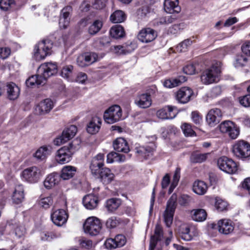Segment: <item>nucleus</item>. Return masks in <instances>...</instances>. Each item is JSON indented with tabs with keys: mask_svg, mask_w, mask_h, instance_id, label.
I'll return each instance as SVG.
<instances>
[{
	"mask_svg": "<svg viewBox=\"0 0 250 250\" xmlns=\"http://www.w3.org/2000/svg\"><path fill=\"white\" fill-rule=\"evenodd\" d=\"M222 63L217 62L214 63L211 67L206 69L201 76L202 82L205 84L217 83L221 72Z\"/></svg>",
	"mask_w": 250,
	"mask_h": 250,
	"instance_id": "1",
	"label": "nucleus"
},
{
	"mask_svg": "<svg viewBox=\"0 0 250 250\" xmlns=\"http://www.w3.org/2000/svg\"><path fill=\"white\" fill-rule=\"evenodd\" d=\"M53 43L49 40H43L35 45L33 51L34 58L38 61L50 55Z\"/></svg>",
	"mask_w": 250,
	"mask_h": 250,
	"instance_id": "2",
	"label": "nucleus"
},
{
	"mask_svg": "<svg viewBox=\"0 0 250 250\" xmlns=\"http://www.w3.org/2000/svg\"><path fill=\"white\" fill-rule=\"evenodd\" d=\"M177 195L173 193L167 203L166 210L164 212V219L166 225L170 227L173 222V216L177 203Z\"/></svg>",
	"mask_w": 250,
	"mask_h": 250,
	"instance_id": "3",
	"label": "nucleus"
},
{
	"mask_svg": "<svg viewBox=\"0 0 250 250\" xmlns=\"http://www.w3.org/2000/svg\"><path fill=\"white\" fill-rule=\"evenodd\" d=\"M122 115V110L118 105H113L109 107L104 113V121L109 124H114L120 121Z\"/></svg>",
	"mask_w": 250,
	"mask_h": 250,
	"instance_id": "4",
	"label": "nucleus"
},
{
	"mask_svg": "<svg viewBox=\"0 0 250 250\" xmlns=\"http://www.w3.org/2000/svg\"><path fill=\"white\" fill-rule=\"evenodd\" d=\"M232 151L238 158H247L250 156V145L243 140L239 141L233 145Z\"/></svg>",
	"mask_w": 250,
	"mask_h": 250,
	"instance_id": "5",
	"label": "nucleus"
},
{
	"mask_svg": "<svg viewBox=\"0 0 250 250\" xmlns=\"http://www.w3.org/2000/svg\"><path fill=\"white\" fill-rule=\"evenodd\" d=\"M101 229L102 224L100 220L95 217L88 218L83 225L84 232L91 235H97Z\"/></svg>",
	"mask_w": 250,
	"mask_h": 250,
	"instance_id": "6",
	"label": "nucleus"
},
{
	"mask_svg": "<svg viewBox=\"0 0 250 250\" xmlns=\"http://www.w3.org/2000/svg\"><path fill=\"white\" fill-rule=\"evenodd\" d=\"M40 168L33 166L24 169L21 174L22 178L30 183H37L42 176Z\"/></svg>",
	"mask_w": 250,
	"mask_h": 250,
	"instance_id": "7",
	"label": "nucleus"
},
{
	"mask_svg": "<svg viewBox=\"0 0 250 250\" xmlns=\"http://www.w3.org/2000/svg\"><path fill=\"white\" fill-rule=\"evenodd\" d=\"M221 132L226 133L231 139H236L239 135L240 130L237 125L230 121H225L219 125Z\"/></svg>",
	"mask_w": 250,
	"mask_h": 250,
	"instance_id": "8",
	"label": "nucleus"
},
{
	"mask_svg": "<svg viewBox=\"0 0 250 250\" xmlns=\"http://www.w3.org/2000/svg\"><path fill=\"white\" fill-rule=\"evenodd\" d=\"M57 72L58 67L56 63H44L38 69V75L42 77L45 81L49 77L56 74Z\"/></svg>",
	"mask_w": 250,
	"mask_h": 250,
	"instance_id": "9",
	"label": "nucleus"
},
{
	"mask_svg": "<svg viewBox=\"0 0 250 250\" xmlns=\"http://www.w3.org/2000/svg\"><path fill=\"white\" fill-rule=\"evenodd\" d=\"M219 168L229 174H234L237 170V166L232 160L227 157H220L217 161Z\"/></svg>",
	"mask_w": 250,
	"mask_h": 250,
	"instance_id": "10",
	"label": "nucleus"
},
{
	"mask_svg": "<svg viewBox=\"0 0 250 250\" xmlns=\"http://www.w3.org/2000/svg\"><path fill=\"white\" fill-rule=\"evenodd\" d=\"M77 128L74 125H71L66 127L62 131L59 137L55 139L54 144L57 146H60L71 139L76 135Z\"/></svg>",
	"mask_w": 250,
	"mask_h": 250,
	"instance_id": "11",
	"label": "nucleus"
},
{
	"mask_svg": "<svg viewBox=\"0 0 250 250\" xmlns=\"http://www.w3.org/2000/svg\"><path fill=\"white\" fill-rule=\"evenodd\" d=\"M193 95V91L190 88L183 87L177 91L176 99L179 103L185 104L191 100Z\"/></svg>",
	"mask_w": 250,
	"mask_h": 250,
	"instance_id": "12",
	"label": "nucleus"
},
{
	"mask_svg": "<svg viewBox=\"0 0 250 250\" xmlns=\"http://www.w3.org/2000/svg\"><path fill=\"white\" fill-rule=\"evenodd\" d=\"M72 155V152L69 146H64L57 151L56 160L60 164L67 163L71 160Z\"/></svg>",
	"mask_w": 250,
	"mask_h": 250,
	"instance_id": "13",
	"label": "nucleus"
},
{
	"mask_svg": "<svg viewBox=\"0 0 250 250\" xmlns=\"http://www.w3.org/2000/svg\"><path fill=\"white\" fill-rule=\"evenodd\" d=\"M104 165V155L102 153L97 154L91 160L90 169L92 174L94 176L98 175L100 170Z\"/></svg>",
	"mask_w": 250,
	"mask_h": 250,
	"instance_id": "14",
	"label": "nucleus"
},
{
	"mask_svg": "<svg viewBox=\"0 0 250 250\" xmlns=\"http://www.w3.org/2000/svg\"><path fill=\"white\" fill-rule=\"evenodd\" d=\"M68 215L66 211L62 209L53 211L51 214L53 223L58 226H62L66 222Z\"/></svg>",
	"mask_w": 250,
	"mask_h": 250,
	"instance_id": "15",
	"label": "nucleus"
},
{
	"mask_svg": "<svg viewBox=\"0 0 250 250\" xmlns=\"http://www.w3.org/2000/svg\"><path fill=\"white\" fill-rule=\"evenodd\" d=\"M157 37V32L151 28L142 29L138 35V39L143 42L147 43L154 41Z\"/></svg>",
	"mask_w": 250,
	"mask_h": 250,
	"instance_id": "16",
	"label": "nucleus"
},
{
	"mask_svg": "<svg viewBox=\"0 0 250 250\" xmlns=\"http://www.w3.org/2000/svg\"><path fill=\"white\" fill-rule=\"evenodd\" d=\"M126 238L123 235H117L115 237L106 240L104 245L107 249L111 250L123 247L126 243Z\"/></svg>",
	"mask_w": 250,
	"mask_h": 250,
	"instance_id": "17",
	"label": "nucleus"
},
{
	"mask_svg": "<svg viewBox=\"0 0 250 250\" xmlns=\"http://www.w3.org/2000/svg\"><path fill=\"white\" fill-rule=\"evenodd\" d=\"M222 113L217 108L211 109L206 116V121L208 125L214 126L220 121Z\"/></svg>",
	"mask_w": 250,
	"mask_h": 250,
	"instance_id": "18",
	"label": "nucleus"
},
{
	"mask_svg": "<svg viewBox=\"0 0 250 250\" xmlns=\"http://www.w3.org/2000/svg\"><path fill=\"white\" fill-rule=\"evenodd\" d=\"M134 103L140 108H148L152 104L151 95L147 93L138 94L135 98Z\"/></svg>",
	"mask_w": 250,
	"mask_h": 250,
	"instance_id": "19",
	"label": "nucleus"
},
{
	"mask_svg": "<svg viewBox=\"0 0 250 250\" xmlns=\"http://www.w3.org/2000/svg\"><path fill=\"white\" fill-rule=\"evenodd\" d=\"M213 229H217L220 233L228 234L234 229L232 222L228 220H221L218 221L217 225L212 224Z\"/></svg>",
	"mask_w": 250,
	"mask_h": 250,
	"instance_id": "20",
	"label": "nucleus"
},
{
	"mask_svg": "<svg viewBox=\"0 0 250 250\" xmlns=\"http://www.w3.org/2000/svg\"><path fill=\"white\" fill-rule=\"evenodd\" d=\"M175 109H176L175 106H166L158 110L156 112V116L163 120L172 119L176 116V113L174 112Z\"/></svg>",
	"mask_w": 250,
	"mask_h": 250,
	"instance_id": "21",
	"label": "nucleus"
},
{
	"mask_svg": "<svg viewBox=\"0 0 250 250\" xmlns=\"http://www.w3.org/2000/svg\"><path fill=\"white\" fill-rule=\"evenodd\" d=\"M72 10V7L70 6H66L62 10L59 20V26L61 28L66 29L69 26L70 14Z\"/></svg>",
	"mask_w": 250,
	"mask_h": 250,
	"instance_id": "22",
	"label": "nucleus"
},
{
	"mask_svg": "<svg viewBox=\"0 0 250 250\" xmlns=\"http://www.w3.org/2000/svg\"><path fill=\"white\" fill-rule=\"evenodd\" d=\"M54 106L53 101L50 99H46L41 101L36 106V113L39 115H44L49 113Z\"/></svg>",
	"mask_w": 250,
	"mask_h": 250,
	"instance_id": "23",
	"label": "nucleus"
},
{
	"mask_svg": "<svg viewBox=\"0 0 250 250\" xmlns=\"http://www.w3.org/2000/svg\"><path fill=\"white\" fill-rule=\"evenodd\" d=\"M60 176L57 173L49 174L44 181L43 185L46 189H51L58 185L60 181Z\"/></svg>",
	"mask_w": 250,
	"mask_h": 250,
	"instance_id": "24",
	"label": "nucleus"
},
{
	"mask_svg": "<svg viewBox=\"0 0 250 250\" xmlns=\"http://www.w3.org/2000/svg\"><path fill=\"white\" fill-rule=\"evenodd\" d=\"M98 176L102 182L104 184H108L113 181L114 175L111 172L110 169L108 168H102L98 174Z\"/></svg>",
	"mask_w": 250,
	"mask_h": 250,
	"instance_id": "25",
	"label": "nucleus"
},
{
	"mask_svg": "<svg viewBox=\"0 0 250 250\" xmlns=\"http://www.w3.org/2000/svg\"><path fill=\"white\" fill-rule=\"evenodd\" d=\"M7 97L11 100L18 98L20 94L19 87L14 83L11 82L6 84Z\"/></svg>",
	"mask_w": 250,
	"mask_h": 250,
	"instance_id": "26",
	"label": "nucleus"
},
{
	"mask_svg": "<svg viewBox=\"0 0 250 250\" xmlns=\"http://www.w3.org/2000/svg\"><path fill=\"white\" fill-rule=\"evenodd\" d=\"M98 197L93 194H88L83 200V206L90 210L95 208L98 206Z\"/></svg>",
	"mask_w": 250,
	"mask_h": 250,
	"instance_id": "27",
	"label": "nucleus"
},
{
	"mask_svg": "<svg viewBox=\"0 0 250 250\" xmlns=\"http://www.w3.org/2000/svg\"><path fill=\"white\" fill-rule=\"evenodd\" d=\"M102 124V120L98 117L92 118L87 125V132L91 134L97 133L100 130Z\"/></svg>",
	"mask_w": 250,
	"mask_h": 250,
	"instance_id": "28",
	"label": "nucleus"
},
{
	"mask_svg": "<svg viewBox=\"0 0 250 250\" xmlns=\"http://www.w3.org/2000/svg\"><path fill=\"white\" fill-rule=\"evenodd\" d=\"M164 7L166 12L170 14L178 13L181 10L178 0H165Z\"/></svg>",
	"mask_w": 250,
	"mask_h": 250,
	"instance_id": "29",
	"label": "nucleus"
},
{
	"mask_svg": "<svg viewBox=\"0 0 250 250\" xmlns=\"http://www.w3.org/2000/svg\"><path fill=\"white\" fill-rule=\"evenodd\" d=\"M113 147L118 152L127 153L129 148L126 141L123 138H118L113 142Z\"/></svg>",
	"mask_w": 250,
	"mask_h": 250,
	"instance_id": "30",
	"label": "nucleus"
},
{
	"mask_svg": "<svg viewBox=\"0 0 250 250\" xmlns=\"http://www.w3.org/2000/svg\"><path fill=\"white\" fill-rule=\"evenodd\" d=\"M190 215L192 219L196 222H203L206 219L207 216L205 210L202 208L192 209Z\"/></svg>",
	"mask_w": 250,
	"mask_h": 250,
	"instance_id": "31",
	"label": "nucleus"
},
{
	"mask_svg": "<svg viewBox=\"0 0 250 250\" xmlns=\"http://www.w3.org/2000/svg\"><path fill=\"white\" fill-rule=\"evenodd\" d=\"M76 167L71 166H65L63 167L61 171V174L60 175V178L63 180H68L72 178L76 172Z\"/></svg>",
	"mask_w": 250,
	"mask_h": 250,
	"instance_id": "32",
	"label": "nucleus"
},
{
	"mask_svg": "<svg viewBox=\"0 0 250 250\" xmlns=\"http://www.w3.org/2000/svg\"><path fill=\"white\" fill-rule=\"evenodd\" d=\"M24 198V189L22 185L16 186L12 196V200L14 203L19 204L22 202Z\"/></svg>",
	"mask_w": 250,
	"mask_h": 250,
	"instance_id": "33",
	"label": "nucleus"
},
{
	"mask_svg": "<svg viewBox=\"0 0 250 250\" xmlns=\"http://www.w3.org/2000/svg\"><path fill=\"white\" fill-rule=\"evenodd\" d=\"M44 79L38 75V73L36 75L30 77L26 81V84L28 87L43 85L45 83Z\"/></svg>",
	"mask_w": 250,
	"mask_h": 250,
	"instance_id": "34",
	"label": "nucleus"
},
{
	"mask_svg": "<svg viewBox=\"0 0 250 250\" xmlns=\"http://www.w3.org/2000/svg\"><path fill=\"white\" fill-rule=\"evenodd\" d=\"M192 188L193 191L195 193L199 195H203L206 192L208 187L204 182L196 181L194 182Z\"/></svg>",
	"mask_w": 250,
	"mask_h": 250,
	"instance_id": "35",
	"label": "nucleus"
},
{
	"mask_svg": "<svg viewBox=\"0 0 250 250\" xmlns=\"http://www.w3.org/2000/svg\"><path fill=\"white\" fill-rule=\"evenodd\" d=\"M125 160V156L123 154H120L115 152H111L107 155V162L108 163H112L116 162L122 163Z\"/></svg>",
	"mask_w": 250,
	"mask_h": 250,
	"instance_id": "36",
	"label": "nucleus"
},
{
	"mask_svg": "<svg viewBox=\"0 0 250 250\" xmlns=\"http://www.w3.org/2000/svg\"><path fill=\"white\" fill-rule=\"evenodd\" d=\"M110 34L112 37L115 39H119L125 36V32L121 25H116L111 28Z\"/></svg>",
	"mask_w": 250,
	"mask_h": 250,
	"instance_id": "37",
	"label": "nucleus"
},
{
	"mask_svg": "<svg viewBox=\"0 0 250 250\" xmlns=\"http://www.w3.org/2000/svg\"><path fill=\"white\" fill-rule=\"evenodd\" d=\"M50 151L46 146L40 147L34 153V156L40 160L45 159L50 154Z\"/></svg>",
	"mask_w": 250,
	"mask_h": 250,
	"instance_id": "38",
	"label": "nucleus"
},
{
	"mask_svg": "<svg viewBox=\"0 0 250 250\" xmlns=\"http://www.w3.org/2000/svg\"><path fill=\"white\" fill-rule=\"evenodd\" d=\"M126 18L124 12L122 10H116L112 13L110 17V21L113 23H121L123 22Z\"/></svg>",
	"mask_w": 250,
	"mask_h": 250,
	"instance_id": "39",
	"label": "nucleus"
},
{
	"mask_svg": "<svg viewBox=\"0 0 250 250\" xmlns=\"http://www.w3.org/2000/svg\"><path fill=\"white\" fill-rule=\"evenodd\" d=\"M180 235L182 239L185 241H190L192 239V235L190 234L189 226L187 224H183L180 228Z\"/></svg>",
	"mask_w": 250,
	"mask_h": 250,
	"instance_id": "40",
	"label": "nucleus"
},
{
	"mask_svg": "<svg viewBox=\"0 0 250 250\" xmlns=\"http://www.w3.org/2000/svg\"><path fill=\"white\" fill-rule=\"evenodd\" d=\"M121 200L117 198H111L108 200L105 204L107 210L110 212H113L116 210L120 206Z\"/></svg>",
	"mask_w": 250,
	"mask_h": 250,
	"instance_id": "41",
	"label": "nucleus"
},
{
	"mask_svg": "<svg viewBox=\"0 0 250 250\" xmlns=\"http://www.w3.org/2000/svg\"><path fill=\"white\" fill-rule=\"evenodd\" d=\"M153 150V148L150 146H140L137 152L145 159H147L152 155Z\"/></svg>",
	"mask_w": 250,
	"mask_h": 250,
	"instance_id": "42",
	"label": "nucleus"
},
{
	"mask_svg": "<svg viewBox=\"0 0 250 250\" xmlns=\"http://www.w3.org/2000/svg\"><path fill=\"white\" fill-rule=\"evenodd\" d=\"M103 26V23L100 20H96L89 26L88 28V33L92 35L96 34Z\"/></svg>",
	"mask_w": 250,
	"mask_h": 250,
	"instance_id": "43",
	"label": "nucleus"
},
{
	"mask_svg": "<svg viewBox=\"0 0 250 250\" xmlns=\"http://www.w3.org/2000/svg\"><path fill=\"white\" fill-rule=\"evenodd\" d=\"M207 155V153H193L190 156V161L194 163H202L206 160Z\"/></svg>",
	"mask_w": 250,
	"mask_h": 250,
	"instance_id": "44",
	"label": "nucleus"
},
{
	"mask_svg": "<svg viewBox=\"0 0 250 250\" xmlns=\"http://www.w3.org/2000/svg\"><path fill=\"white\" fill-rule=\"evenodd\" d=\"M176 18L172 16H168L164 17H162L157 20L156 24L157 25H168L172 23L175 21Z\"/></svg>",
	"mask_w": 250,
	"mask_h": 250,
	"instance_id": "45",
	"label": "nucleus"
},
{
	"mask_svg": "<svg viewBox=\"0 0 250 250\" xmlns=\"http://www.w3.org/2000/svg\"><path fill=\"white\" fill-rule=\"evenodd\" d=\"M192 43V41L190 39L185 40L176 46V51L179 52H185Z\"/></svg>",
	"mask_w": 250,
	"mask_h": 250,
	"instance_id": "46",
	"label": "nucleus"
},
{
	"mask_svg": "<svg viewBox=\"0 0 250 250\" xmlns=\"http://www.w3.org/2000/svg\"><path fill=\"white\" fill-rule=\"evenodd\" d=\"M73 66L71 65H66L63 67L61 71V75L66 79L70 78L73 73Z\"/></svg>",
	"mask_w": 250,
	"mask_h": 250,
	"instance_id": "47",
	"label": "nucleus"
},
{
	"mask_svg": "<svg viewBox=\"0 0 250 250\" xmlns=\"http://www.w3.org/2000/svg\"><path fill=\"white\" fill-rule=\"evenodd\" d=\"M84 55L87 65L92 64L99 60L98 56L95 53H85Z\"/></svg>",
	"mask_w": 250,
	"mask_h": 250,
	"instance_id": "48",
	"label": "nucleus"
},
{
	"mask_svg": "<svg viewBox=\"0 0 250 250\" xmlns=\"http://www.w3.org/2000/svg\"><path fill=\"white\" fill-rule=\"evenodd\" d=\"M79 245L82 248L90 249L93 246V244L91 240L85 238H80L78 240Z\"/></svg>",
	"mask_w": 250,
	"mask_h": 250,
	"instance_id": "49",
	"label": "nucleus"
},
{
	"mask_svg": "<svg viewBox=\"0 0 250 250\" xmlns=\"http://www.w3.org/2000/svg\"><path fill=\"white\" fill-rule=\"evenodd\" d=\"M53 201L51 196H48L41 199L39 201V205L44 208H48L53 204Z\"/></svg>",
	"mask_w": 250,
	"mask_h": 250,
	"instance_id": "50",
	"label": "nucleus"
},
{
	"mask_svg": "<svg viewBox=\"0 0 250 250\" xmlns=\"http://www.w3.org/2000/svg\"><path fill=\"white\" fill-rule=\"evenodd\" d=\"M215 207L219 211H223L227 207V203L225 201L220 198H216L215 199Z\"/></svg>",
	"mask_w": 250,
	"mask_h": 250,
	"instance_id": "51",
	"label": "nucleus"
},
{
	"mask_svg": "<svg viewBox=\"0 0 250 250\" xmlns=\"http://www.w3.org/2000/svg\"><path fill=\"white\" fill-rule=\"evenodd\" d=\"M181 128L186 136H192L195 133L193 129L191 128V125L188 124H184L182 125Z\"/></svg>",
	"mask_w": 250,
	"mask_h": 250,
	"instance_id": "52",
	"label": "nucleus"
},
{
	"mask_svg": "<svg viewBox=\"0 0 250 250\" xmlns=\"http://www.w3.org/2000/svg\"><path fill=\"white\" fill-rule=\"evenodd\" d=\"M14 4V0H0V8L4 11H6Z\"/></svg>",
	"mask_w": 250,
	"mask_h": 250,
	"instance_id": "53",
	"label": "nucleus"
},
{
	"mask_svg": "<svg viewBox=\"0 0 250 250\" xmlns=\"http://www.w3.org/2000/svg\"><path fill=\"white\" fill-rule=\"evenodd\" d=\"M127 48L128 47L121 45L115 46L114 47V52L119 55L126 54L131 52V51Z\"/></svg>",
	"mask_w": 250,
	"mask_h": 250,
	"instance_id": "54",
	"label": "nucleus"
},
{
	"mask_svg": "<svg viewBox=\"0 0 250 250\" xmlns=\"http://www.w3.org/2000/svg\"><path fill=\"white\" fill-rule=\"evenodd\" d=\"M163 236V230L162 227L159 225H157L155 229L154 235L152 236L151 238H154V239L156 240V242L160 240L161 238Z\"/></svg>",
	"mask_w": 250,
	"mask_h": 250,
	"instance_id": "55",
	"label": "nucleus"
},
{
	"mask_svg": "<svg viewBox=\"0 0 250 250\" xmlns=\"http://www.w3.org/2000/svg\"><path fill=\"white\" fill-rule=\"evenodd\" d=\"M222 92L221 87L220 86H215L212 87L209 93V96L212 98H215L221 94Z\"/></svg>",
	"mask_w": 250,
	"mask_h": 250,
	"instance_id": "56",
	"label": "nucleus"
},
{
	"mask_svg": "<svg viewBox=\"0 0 250 250\" xmlns=\"http://www.w3.org/2000/svg\"><path fill=\"white\" fill-rule=\"evenodd\" d=\"M239 102L241 105L245 107L250 106V94L239 98Z\"/></svg>",
	"mask_w": 250,
	"mask_h": 250,
	"instance_id": "57",
	"label": "nucleus"
},
{
	"mask_svg": "<svg viewBox=\"0 0 250 250\" xmlns=\"http://www.w3.org/2000/svg\"><path fill=\"white\" fill-rule=\"evenodd\" d=\"M196 68L193 64H188L183 68V72L188 75H193L195 73Z\"/></svg>",
	"mask_w": 250,
	"mask_h": 250,
	"instance_id": "58",
	"label": "nucleus"
},
{
	"mask_svg": "<svg viewBox=\"0 0 250 250\" xmlns=\"http://www.w3.org/2000/svg\"><path fill=\"white\" fill-rule=\"evenodd\" d=\"M106 1V0H94L92 7L96 9H102L105 6Z\"/></svg>",
	"mask_w": 250,
	"mask_h": 250,
	"instance_id": "59",
	"label": "nucleus"
},
{
	"mask_svg": "<svg viewBox=\"0 0 250 250\" xmlns=\"http://www.w3.org/2000/svg\"><path fill=\"white\" fill-rule=\"evenodd\" d=\"M118 222L116 217H112L107 219L106 222V226L108 228L112 229L116 227Z\"/></svg>",
	"mask_w": 250,
	"mask_h": 250,
	"instance_id": "60",
	"label": "nucleus"
},
{
	"mask_svg": "<svg viewBox=\"0 0 250 250\" xmlns=\"http://www.w3.org/2000/svg\"><path fill=\"white\" fill-rule=\"evenodd\" d=\"M56 236L52 232H42L41 233V239L42 241H51L55 238Z\"/></svg>",
	"mask_w": 250,
	"mask_h": 250,
	"instance_id": "61",
	"label": "nucleus"
},
{
	"mask_svg": "<svg viewBox=\"0 0 250 250\" xmlns=\"http://www.w3.org/2000/svg\"><path fill=\"white\" fill-rule=\"evenodd\" d=\"M77 64L82 67L87 66V63L85 60L84 54L78 56L77 59Z\"/></svg>",
	"mask_w": 250,
	"mask_h": 250,
	"instance_id": "62",
	"label": "nucleus"
},
{
	"mask_svg": "<svg viewBox=\"0 0 250 250\" xmlns=\"http://www.w3.org/2000/svg\"><path fill=\"white\" fill-rule=\"evenodd\" d=\"M164 85L167 88H172L177 86V83L175 79H168L164 82Z\"/></svg>",
	"mask_w": 250,
	"mask_h": 250,
	"instance_id": "63",
	"label": "nucleus"
},
{
	"mask_svg": "<svg viewBox=\"0 0 250 250\" xmlns=\"http://www.w3.org/2000/svg\"><path fill=\"white\" fill-rule=\"evenodd\" d=\"M10 54V49L8 48H0V58L4 59L7 58Z\"/></svg>",
	"mask_w": 250,
	"mask_h": 250,
	"instance_id": "64",
	"label": "nucleus"
}]
</instances>
